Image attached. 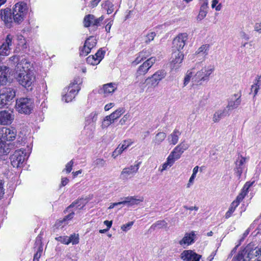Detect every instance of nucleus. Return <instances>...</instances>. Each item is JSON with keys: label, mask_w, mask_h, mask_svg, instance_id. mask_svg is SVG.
<instances>
[{"label": "nucleus", "mask_w": 261, "mask_h": 261, "mask_svg": "<svg viewBox=\"0 0 261 261\" xmlns=\"http://www.w3.org/2000/svg\"><path fill=\"white\" fill-rule=\"evenodd\" d=\"M33 65L27 60H22L17 65L15 79L19 84L26 89H32L36 82Z\"/></svg>", "instance_id": "obj_1"}, {"label": "nucleus", "mask_w": 261, "mask_h": 261, "mask_svg": "<svg viewBox=\"0 0 261 261\" xmlns=\"http://www.w3.org/2000/svg\"><path fill=\"white\" fill-rule=\"evenodd\" d=\"M28 10L29 7L24 2L20 1L15 4L13 8V21L17 23H21Z\"/></svg>", "instance_id": "obj_2"}, {"label": "nucleus", "mask_w": 261, "mask_h": 261, "mask_svg": "<svg viewBox=\"0 0 261 261\" xmlns=\"http://www.w3.org/2000/svg\"><path fill=\"white\" fill-rule=\"evenodd\" d=\"M33 101L28 98H20L16 100V110L20 114H30L33 109Z\"/></svg>", "instance_id": "obj_3"}, {"label": "nucleus", "mask_w": 261, "mask_h": 261, "mask_svg": "<svg viewBox=\"0 0 261 261\" xmlns=\"http://www.w3.org/2000/svg\"><path fill=\"white\" fill-rule=\"evenodd\" d=\"M16 95V90L12 87H4L0 90V109L6 106Z\"/></svg>", "instance_id": "obj_4"}, {"label": "nucleus", "mask_w": 261, "mask_h": 261, "mask_svg": "<svg viewBox=\"0 0 261 261\" xmlns=\"http://www.w3.org/2000/svg\"><path fill=\"white\" fill-rule=\"evenodd\" d=\"M214 69V66L203 67L195 74L193 78V82L198 83L201 81L208 80L210 75L213 72Z\"/></svg>", "instance_id": "obj_5"}, {"label": "nucleus", "mask_w": 261, "mask_h": 261, "mask_svg": "<svg viewBox=\"0 0 261 261\" xmlns=\"http://www.w3.org/2000/svg\"><path fill=\"white\" fill-rule=\"evenodd\" d=\"M25 150L20 149L15 150L10 158L11 165L15 168L21 167L25 160Z\"/></svg>", "instance_id": "obj_6"}, {"label": "nucleus", "mask_w": 261, "mask_h": 261, "mask_svg": "<svg viewBox=\"0 0 261 261\" xmlns=\"http://www.w3.org/2000/svg\"><path fill=\"white\" fill-rule=\"evenodd\" d=\"M16 136V129L13 127H3L1 131L0 142L4 145L5 147L7 141L14 140Z\"/></svg>", "instance_id": "obj_7"}, {"label": "nucleus", "mask_w": 261, "mask_h": 261, "mask_svg": "<svg viewBox=\"0 0 261 261\" xmlns=\"http://www.w3.org/2000/svg\"><path fill=\"white\" fill-rule=\"evenodd\" d=\"M97 40L94 36H90L85 41L84 45L79 49L80 56L86 57L90 52L92 48L95 47Z\"/></svg>", "instance_id": "obj_8"}, {"label": "nucleus", "mask_w": 261, "mask_h": 261, "mask_svg": "<svg viewBox=\"0 0 261 261\" xmlns=\"http://www.w3.org/2000/svg\"><path fill=\"white\" fill-rule=\"evenodd\" d=\"M103 19L104 16L103 15L96 18L93 14H87L84 18L83 24L85 28L93 27L97 28L100 25V23Z\"/></svg>", "instance_id": "obj_9"}, {"label": "nucleus", "mask_w": 261, "mask_h": 261, "mask_svg": "<svg viewBox=\"0 0 261 261\" xmlns=\"http://www.w3.org/2000/svg\"><path fill=\"white\" fill-rule=\"evenodd\" d=\"M188 37L186 33H179L173 40V50L181 51L186 44Z\"/></svg>", "instance_id": "obj_10"}, {"label": "nucleus", "mask_w": 261, "mask_h": 261, "mask_svg": "<svg viewBox=\"0 0 261 261\" xmlns=\"http://www.w3.org/2000/svg\"><path fill=\"white\" fill-rule=\"evenodd\" d=\"M188 148V146L185 142H182L176 146L171 152L168 157L173 159L174 162L179 159L184 152Z\"/></svg>", "instance_id": "obj_11"}, {"label": "nucleus", "mask_w": 261, "mask_h": 261, "mask_svg": "<svg viewBox=\"0 0 261 261\" xmlns=\"http://www.w3.org/2000/svg\"><path fill=\"white\" fill-rule=\"evenodd\" d=\"M247 259H243L242 261H259L260 253L258 252L261 251V248L258 247L253 248L250 246H247Z\"/></svg>", "instance_id": "obj_12"}, {"label": "nucleus", "mask_w": 261, "mask_h": 261, "mask_svg": "<svg viewBox=\"0 0 261 261\" xmlns=\"http://www.w3.org/2000/svg\"><path fill=\"white\" fill-rule=\"evenodd\" d=\"M12 39L13 36L8 34L7 35L6 39L3 40L0 43V51L2 55L6 56L9 55L11 49L10 46L12 45Z\"/></svg>", "instance_id": "obj_13"}, {"label": "nucleus", "mask_w": 261, "mask_h": 261, "mask_svg": "<svg viewBox=\"0 0 261 261\" xmlns=\"http://www.w3.org/2000/svg\"><path fill=\"white\" fill-rule=\"evenodd\" d=\"M155 61V57H151L141 65L137 69L138 76L145 75L151 68Z\"/></svg>", "instance_id": "obj_14"}, {"label": "nucleus", "mask_w": 261, "mask_h": 261, "mask_svg": "<svg viewBox=\"0 0 261 261\" xmlns=\"http://www.w3.org/2000/svg\"><path fill=\"white\" fill-rule=\"evenodd\" d=\"M105 51L102 48L99 49L94 55H90L86 59V62L88 64L92 65H96L103 58Z\"/></svg>", "instance_id": "obj_15"}, {"label": "nucleus", "mask_w": 261, "mask_h": 261, "mask_svg": "<svg viewBox=\"0 0 261 261\" xmlns=\"http://www.w3.org/2000/svg\"><path fill=\"white\" fill-rule=\"evenodd\" d=\"M180 258L184 261H196L201 258V255L192 250H185L180 254Z\"/></svg>", "instance_id": "obj_16"}, {"label": "nucleus", "mask_w": 261, "mask_h": 261, "mask_svg": "<svg viewBox=\"0 0 261 261\" xmlns=\"http://www.w3.org/2000/svg\"><path fill=\"white\" fill-rule=\"evenodd\" d=\"M140 164V162L135 165L124 168L121 172L120 178L123 180L127 179L129 177L138 172Z\"/></svg>", "instance_id": "obj_17"}, {"label": "nucleus", "mask_w": 261, "mask_h": 261, "mask_svg": "<svg viewBox=\"0 0 261 261\" xmlns=\"http://www.w3.org/2000/svg\"><path fill=\"white\" fill-rule=\"evenodd\" d=\"M184 58L182 52L174 50L172 54V60L170 61V65L172 68H178L182 63Z\"/></svg>", "instance_id": "obj_18"}, {"label": "nucleus", "mask_w": 261, "mask_h": 261, "mask_svg": "<svg viewBox=\"0 0 261 261\" xmlns=\"http://www.w3.org/2000/svg\"><path fill=\"white\" fill-rule=\"evenodd\" d=\"M196 234L194 231L190 232H186L183 238L179 241V244L184 248L186 247L192 245L195 242L196 239Z\"/></svg>", "instance_id": "obj_19"}, {"label": "nucleus", "mask_w": 261, "mask_h": 261, "mask_svg": "<svg viewBox=\"0 0 261 261\" xmlns=\"http://www.w3.org/2000/svg\"><path fill=\"white\" fill-rule=\"evenodd\" d=\"M134 142L131 139L123 140L112 153V156L115 158L121 154L122 152L133 144Z\"/></svg>", "instance_id": "obj_20"}, {"label": "nucleus", "mask_w": 261, "mask_h": 261, "mask_svg": "<svg viewBox=\"0 0 261 261\" xmlns=\"http://www.w3.org/2000/svg\"><path fill=\"white\" fill-rule=\"evenodd\" d=\"M117 88V84L115 83H108L103 85L102 88L99 90V93L102 94L104 97H107L112 95Z\"/></svg>", "instance_id": "obj_21"}, {"label": "nucleus", "mask_w": 261, "mask_h": 261, "mask_svg": "<svg viewBox=\"0 0 261 261\" xmlns=\"http://www.w3.org/2000/svg\"><path fill=\"white\" fill-rule=\"evenodd\" d=\"M0 16L1 19L4 21L6 25L11 24L13 20V12L11 9L6 8L0 10Z\"/></svg>", "instance_id": "obj_22"}, {"label": "nucleus", "mask_w": 261, "mask_h": 261, "mask_svg": "<svg viewBox=\"0 0 261 261\" xmlns=\"http://www.w3.org/2000/svg\"><path fill=\"white\" fill-rule=\"evenodd\" d=\"M14 119L12 112L4 110L0 111V124L9 125L11 124Z\"/></svg>", "instance_id": "obj_23"}, {"label": "nucleus", "mask_w": 261, "mask_h": 261, "mask_svg": "<svg viewBox=\"0 0 261 261\" xmlns=\"http://www.w3.org/2000/svg\"><path fill=\"white\" fill-rule=\"evenodd\" d=\"M246 158L242 155H239L237 160L235 162L236 167L234 169L237 176L240 177L244 169V164L246 162Z\"/></svg>", "instance_id": "obj_24"}, {"label": "nucleus", "mask_w": 261, "mask_h": 261, "mask_svg": "<svg viewBox=\"0 0 261 261\" xmlns=\"http://www.w3.org/2000/svg\"><path fill=\"white\" fill-rule=\"evenodd\" d=\"M9 68L6 66H0V86L6 85L8 82Z\"/></svg>", "instance_id": "obj_25"}, {"label": "nucleus", "mask_w": 261, "mask_h": 261, "mask_svg": "<svg viewBox=\"0 0 261 261\" xmlns=\"http://www.w3.org/2000/svg\"><path fill=\"white\" fill-rule=\"evenodd\" d=\"M151 55V52L149 49L145 48L139 52L135 60L133 62V64L137 65L144 61Z\"/></svg>", "instance_id": "obj_26"}, {"label": "nucleus", "mask_w": 261, "mask_h": 261, "mask_svg": "<svg viewBox=\"0 0 261 261\" xmlns=\"http://www.w3.org/2000/svg\"><path fill=\"white\" fill-rule=\"evenodd\" d=\"M79 92H77V90H76L73 89V87L69 84L67 91L66 93L63 96L65 101L67 102H69L71 101L75 97V96Z\"/></svg>", "instance_id": "obj_27"}, {"label": "nucleus", "mask_w": 261, "mask_h": 261, "mask_svg": "<svg viewBox=\"0 0 261 261\" xmlns=\"http://www.w3.org/2000/svg\"><path fill=\"white\" fill-rule=\"evenodd\" d=\"M242 94L240 92L239 94H234L233 96L235 98V100H231L228 101V105L227 108L229 109H234L238 107V106L240 105L241 102V97Z\"/></svg>", "instance_id": "obj_28"}, {"label": "nucleus", "mask_w": 261, "mask_h": 261, "mask_svg": "<svg viewBox=\"0 0 261 261\" xmlns=\"http://www.w3.org/2000/svg\"><path fill=\"white\" fill-rule=\"evenodd\" d=\"M85 206V203L84 202L83 198H79L75 200L74 201L72 202L66 209L64 211V213L66 214L68 210L70 208H72L76 206L79 210H82Z\"/></svg>", "instance_id": "obj_29"}, {"label": "nucleus", "mask_w": 261, "mask_h": 261, "mask_svg": "<svg viewBox=\"0 0 261 261\" xmlns=\"http://www.w3.org/2000/svg\"><path fill=\"white\" fill-rule=\"evenodd\" d=\"M181 135V132L177 129H174L173 132L169 136V142L170 144L175 145L177 143L179 139V136Z\"/></svg>", "instance_id": "obj_30"}, {"label": "nucleus", "mask_w": 261, "mask_h": 261, "mask_svg": "<svg viewBox=\"0 0 261 261\" xmlns=\"http://www.w3.org/2000/svg\"><path fill=\"white\" fill-rule=\"evenodd\" d=\"M143 200V197L137 199L135 196H130L126 197V200L121 201V203H123V204L128 203L130 205L138 204L140 202H142Z\"/></svg>", "instance_id": "obj_31"}, {"label": "nucleus", "mask_w": 261, "mask_h": 261, "mask_svg": "<svg viewBox=\"0 0 261 261\" xmlns=\"http://www.w3.org/2000/svg\"><path fill=\"white\" fill-rule=\"evenodd\" d=\"M208 8V4L207 2L204 3L200 7L199 14L197 16V19L200 20L203 19L206 16L207 13V10Z\"/></svg>", "instance_id": "obj_32"}, {"label": "nucleus", "mask_w": 261, "mask_h": 261, "mask_svg": "<svg viewBox=\"0 0 261 261\" xmlns=\"http://www.w3.org/2000/svg\"><path fill=\"white\" fill-rule=\"evenodd\" d=\"M261 85V75H257L255 80V82L251 86V90L254 92V96H255L258 92Z\"/></svg>", "instance_id": "obj_33"}, {"label": "nucleus", "mask_w": 261, "mask_h": 261, "mask_svg": "<svg viewBox=\"0 0 261 261\" xmlns=\"http://www.w3.org/2000/svg\"><path fill=\"white\" fill-rule=\"evenodd\" d=\"M83 83V80L80 76L75 77L73 81L70 83V85L72 86L73 89L77 90V92L81 90V85Z\"/></svg>", "instance_id": "obj_34"}, {"label": "nucleus", "mask_w": 261, "mask_h": 261, "mask_svg": "<svg viewBox=\"0 0 261 261\" xmlns=\"http://www.w3.org/2000/svg\"><path fill=\"white\" fill-rule=\"evenodd\" d=\"M247 247L243 249H241L239 251L238 253L234 255L231 261H241L243 260L245 255L247 254Z\"/></svg>", "instance_id": "obj_35"}, {"label": "nucleus", "mask_w": 261, "mask_h": 261, "mask_svg": "<svg viewBox=\"0 0 261 261\" xmlns=\"http://www.w3.org/2000/svg\"><path fill=\"white\" fill-rule=\"evenodd\" d=\"M124 113V110L123 108H119L110 115L107 116V118H110V117H112V120L114 121L119 118Z\"/></svg>", "instance_id": "obj_36"}, {"label": "nucleus", "mask_w": 261, "mask_h": 261, "mask_svg": "<svg viewBox=\"0 0 261 261\" xmlns=\"http://www.w3.org/2000/svg\"><path fill=\"white\" fill-rule=\"evenodd\" d=\"M101 6L104 9L107 10L108 14H110L114 11V5L109 0L103 2Z\"/></svg>", "instance_id": "obj_37"}, {"label": "nucleus", "mask_w": 261, "mask_h": 261, "mask_svg": "<svg viewBox=\"0 0 261 261\" xmlns=\"http://www.w3.org/2000/svg\"><path fill=\"white\" fill-rule=\"evenodd\" d=\"M159 79L153 78L152 76L151 77H149L146 80V85L148 86V88L155 87L159 83Z\"/></svg>", "instance_id": "obj_38"}, {"label": "nucleus", "mask_w": 261, "mask_h": 261, "mask_svg": "<svg viewBox=\"0 0 261 261\" xmlns=\"http://www.w3.org/2000/svg\"><path fill=\"white\" fill-rule=\"evenodd\" d=\"M238 206V205L234 202H232L228 210L225 213V217L226 219L230 218L233 213L235 211L236 208Z\"/></svg>", "instance_id": "obj_39"}, {"label": "nucleus", "mask_w": 261, "mask_h": 261, "mask_svg": "<svg viewBox=\"0 0 261 261\" xmlns=\"http://www.w3.org/2000/svg\"><path fill=\"white\" fill-rule=\"evenodd\" d=\"M167 226V223L164 220L157 221L155 223L153 224L151 226L152 228H162Z\"/></svg>", "instance_id": "obj_40"}, {"label": "nucleus", "mask_w": 261, "mask_h": 261, "mask_svg": "<svg viewBox=\"0 0 261 261\" xmlns=\"http://www.w3.org/2000/svg\"><path fill=\"white\" fill-rule=\"evenodd\" d=\"M69 241H70L73 245H76L79 243V234L75 233L71 234L69 237Z\"/></svg>", "instance_id": "obj_41"}, {"label": "nucleus", "mask_w": 261, "mask_h": 261, "mask_svg": "<svg viewBox=\"0 0 261 261\" xmlns=\"http://www.w3.org/2000/svg\"><path fill=\"white\" fill-rule=\"evenodd\" d=\"M166 73L163 70H158L156 71L152 76L153 78L159 79L160 81L165 76Z\"/></svg>", "instance_id": "obj_42"}, {"label": "nucleus", "mask_w": 261, "mask_h": 261, "mask_svg": "<svg viewBox=\"0 0 261 261\" xmlns=\"http://www.w3.org/2000/svg\"><path fill=\"white\" fill-rule=\"evenodd\" d=\"M43 251V247L42 245L39 246L37 249V251L35 253L33 258V261H39V258H40L42 253Z\"/></svg>", "instance_id": "obj_43"}, {"label": "nucleus", "mask_w": 261, "mask_h": 261, "mask_svg": "<svg viewBox=\"0 0 261 261\" xmlns=\"http://www.w3.org/2000/svg\"><path fill=\"white\" fill-rule=\"evenodd\" d=\"M224 112L225 110L219 111L216 112L214 115L213 121L215 122H218L222 118V117L223 116Z\"/></svg>", "instance_id": "obj_44"}, {"label": "nucleus", "mask_w": 261, "mask_h": 261, "mask_svg": "<svg viewBox=\"0 0 261 261\" xmlns=\"http://www.w3.org/2000/svg\"><path fill=\"white\" fill-rule=\"evenodd\" d=\"M174 163V162L173 160L170 159L169 157L168 156V158L167 159V161L162 165V168L161 170L163 171V170H166L168 166H169V167L172 166Z\"/></svg>", "instance_id": "obj_45"}, {"label": "nucleus", "mask_w": 261, "mask_h": 261, "mask_svg": "<svg viewBox=\"0 0 261 261\" xmlns=\"http://www.w3.org/2000/svg\"><path fill=\"white\" fill-rule=\"evenodd\" d=\"M246 195H246L245 193H244L241 191V192L238 194L236 199L233 200V202H236V203L239 205L240 202L243 201Z\"/></svg>", "instance_id": "obj_46"}, {"label": "nucleus", "mask_w": 261, "mask_h": 261, "mask_svg": "<svg viewBox=\"0 0 261 261\" xmlns=\"http://www.w3.org/2000/svg\"><path fill=\"white\" fill-rule=\"evenodd\" d=\"M210 47L209 44H204L201 46L197 50L196 53L197 54L204 53L207 54L206 51L208 50Z\"/></svg>", "instance_id": "obj_47"}, {"label": "nucleus", "mask_w": 261, "mask_h": 261, "mask_svg": "<svg viewBox=\"0 0 261 261\" xmlns=\"http://www.w3.org/2000/svg\"><path fill=\"white\" fill-rule=\"evenodd\" d=\"M95 167H103L106 164V161L103 159H96L93 162Z\"/></svg>", "instance_id": "obj_48"}, {"label": "nucleus", "mask_w": 261, "mask_h": 261, "mask_svg": "<svg viewBox=\"0 0 261 261\" xmlns=\"http://www.w3.org/2000/svg\"><path fill=\"white\" fill-rule=\"evenodd\" d=\"M253 182H251L249 181L246 182L244 185L243 188L241 189V192L244 193H245L246 195H247L249 192V189L252 185Z\"/></svg>", "instance_id": "obj_49"}, {"label": "nucleus", "mask_w": 261, "mask_h": 261, "mask_svg": "<svg viewBox=\"0 0 261 261\" xmlns=\"http://www.w3.org/2000/svg\"><path fill=\"white\" fill-rule=\"evenodd\" d=\"M253 182H251L249 181L246 182L244 185L243 188L241 189V192L244 193H245L246 195H247L249 192V189L252 185Z\"/></svg>", "instance_id": "obj_50"}, {"label": "nucleus", "mask_w": 261, "mask_h": 261, "mask_svg": "<svg viewBox=\"0 0 261 261\" xmlns=\"http://www.w3.org/2000/svg\"><path fill=\"white\" fill-rule=\"evenodd\" d=\"M73 163V160H71L66 165L65 168L63 171H65L67 173H69L72 169Z\"/></svg>", "instance_id": "obj_51"}, {"label": "nucleus", "mask_w": 261, "mask_h": 261, "mask_svg": "<svg viewBox=\"0 0 261 261\" xmlns=\"http://www.w3.org/2000/svg\"><path fill=\"white\" fill-rule=\"evenodd\" d=\"M155 36H156V34L154 32H151L147 34L146 36V40H145V43H148L151 41H152L154 39Z\"/></svg>", "instance_id": "obj_52"}, {"label": "nucleus", "mask_w": 261, "mask_h": 261, "mask_svg": "<svg viewBox=\"0 0 261 261\" xmlns=\"http://www.w3.org/2000/svg\"><path fill=\"white\" fill-rule=\"evenodd\" d=\"M218 0H213L212 3V8H215V10L217 11H220L222 8L221 4H218Z\"/></svg>", "instance_id": "obj_53"}, {"label": "nucleus", "mask_w": 261, "mask_h": 261, "mask_svg": "<svg viewBox=\"0 0 261 261\" xmlns=\"http://www.w3.org/2000/svg\"><path fill=\"white\" fill-rule=\"evenodd\" d=\"M56 239L65 245H68L70 243V241H69V238L67 236L59 237L56 238Z\"/></svg>", "instance_id": "obj_54"}, {"label": "nucleus", "mask_w": 261, "mask_h": 261, "mask_svg": "<svg viewBox=\"0 0 261 261\" xmlns=\"http://www.w3.org/2000/svg\"><path fill=\"white\" fill-rule=\"evenodd\" d=\"M166 134L163 132H160L156 136V139L158 143L162 142L166 138Z\"/></svg>", "instance_id": "obj_55"}, {"label": "nucleus", "mask_w": 261, "mask_h": 261, "mask_svg": "<svg viewBox=\"0 0 261 261\" xmlns=\"http://www.w3.org/2000/svg\"><path fill=\"white\" fill-rule=\"evenodd\" d=\"M114 120H112V117H110V118H107V116L105 118L104 121L102 123V126L105 127H107L111 125L112 123L114 122Z\"/></svg>", "instance_id": "obj_56"}, {"label": "nucleus", "mask_w": 261, "mask_h": 261, "mask_svg": "<svg viewBox=\"0 0 261 261\" xmlns=\"http://www.w3.org/2000/svg\"><path fill=\"white\" fill-rule=\"evenodd\" d=\"M65 224H66V223L65 222V221H63V219H60L57 220L55 222L54 226L56 228H59L60 227L63 226V225H65Z\"/></svg>", "instance_id": "obj_57"}, {"label": "nucleus", "mask_w": 261, "mask_h": 261, "mask_svg": "<svg viewBox=\"0 0 261 261\" xmlns=\"http://www.w3.org/2000/svg\"><path fill=\"white\" fill-rule=\"evenodd\" d=\"M250 231V228H247L245 231L242 234V236L241 237V238H240V239L239 240V243H242L244 241V240L245 239V238L247 237V236L249 234V232Z\"/></svg>", "instance_id": "obj_58"}, {"label": "nucleus", "mask_w": 261, "mask_h": 261, "mask_svg": "<svg viewBox=\"0 0 261 261\" xmlns=\"http://www.w3.org/2000/svg\"><path fill=\"white\" fill-rule=\"evenodd\" d=\"M74 216V213L73 212H72L63 218V221H65L66 223L67 224V222L72 220Z\"/></svg>", "instance_id": "obj_59"}, {"label": "nucleus", "mask_w": 261, "mask_h": 261, "mask_svg": "<svg viewBox=\"0 0 261 261\" xmlns=\"http://www.w3.org/2000/svg\"><path fill=\"white\" fill-rule=\"evenodd\" d=\"M192 76V72H188L187 74H186L185 79H184V85H187L189 82L190 81L191 77Z\"/></svg>", "instance_id": "obj_60"}, {"label": "nucleus", "mask_w": 261, "mask_h": 261, "mask_svg": "<svg viewBox=\"0 0 261 261\" xmlns=\"http://www.w3.org/2000/svg\"><path fill=\"white\" fill-rule=\"evenodd\" d=\"M133 224H134V222L133 221L129 222L128 223H126L125 224L121 226V229L123 231H127V230L129 229V228L133 225Z\"/></svg>", "instance_id": "obj_61"}, {"label": "nucleus", "mask_w": 261, "mask_h": 261, "mask_svg": "<svg viewBox=\"0 0 261 261\" xmlns=\"http://www.w3.org/2000/svg\"><path fill=\"white\" fill-rule=\"evenodd\" d=\"M4 184V182L3 181V180L0 179V199H1L3 197L5 193Z\"/></svg>", "instance_id": "obj_62"}, {"label": "nucleus", "mask_w": 261, "mask_h": 261, "mask_svg": "<svg viewBox=\"0 0 261 261\" xmlns=\"http://www.w3.org/2000/svg\"><path fill=\"white\" fill-rule=\"evenodd\" d=\"M101 0H92L91 1L89 7L91 8L96 7Z\"/></svg>", "instance_id": "obj_63"}, {"label": "nucleus", "mask_w": 261, "mask_h": 261, "mask_svg": "<svg viewBox=\"0 0 261 261\" xmlns=\"http://www.w3.org/2000/svg\"><path fill=\"white\" fill-rule=\"evenodd\" d=\"M129 117V115L128 114H126L123 116V117L120 120V123L121 125H123L125 122L127 120L128 118Z\"/></svg>", "instance_id": "obj_64"}]
</instances>
